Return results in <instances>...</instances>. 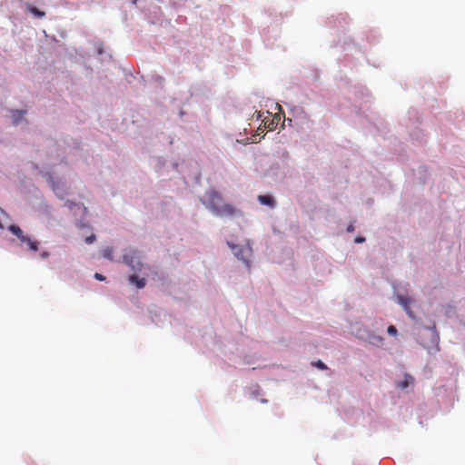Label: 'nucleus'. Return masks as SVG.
I'll return each mask as SVG.
<instances>
[{
  "mask_svg": "<svg viewBox=\"0 0 465 465\" xmlns=\"http://www.w3.org/2000/svg\"><path fill=\"white\" fill-rule=\"evenodd\" d=\"M208 207L218 216H232L238 213L231 204L223 203L222 195L215 191L208 193Z\"/></svg>",
  "mask_w": 465,
  "mask_h": 465,
  "instance_id": "nucleus-1",
  "label": "nucleus"
},
{
  "mask_svg": "<svg viewBox=\"0 0 465 465\" xmlns=\"http://www.w3.org/2000/svg\"><path fill=\"white\" fill-rule=\"evenodd\" d=\"M229 246L233 252V254L239 259L244 262V263L247 266H250L249 264V258L252 255V248L248 245H235L228 242Z\"/></svg>",
  "mask_w": 465,
  "mask_h": 465,
  "instance_id": "nucleus-2",
  "label": "nucleus"
},
{
  "mask_svg": "<svg viewBox=\"0 0 465 465\" xmlns=\"http://www.w3.org/2000/svg\"><path fill=\"white\" fill-rule=\"evenodd\" d=\"M124 262L134 271H141L143 264L140 261V253L136 250H132L124 255Z\"/></svg>",
  "mask_w": 465,
  "mask_h": 465,
  "instance_id": "nucleus-3",
  "label": "nucleus"
},
{
  "mask_svg": "<svg viewBox=\"0 0 465 465\" xmlns=\"http://www.w3.org/2000/svg\"><path fill=\"white\" fill-rule=\"evenodd\" d=\"M398 302L403 307L408 316L411 319L415 318L413 312L410 308V304L412 302V300L409 297L398 295L397 296Z\"/></svg>",
  "mask_w": 465,
  "mask_h": 465,
  "instance_id": "nucleus-4",
  "label": "nucleus"
},
{
  "mask_svg": "<svg viewBox=\"0 0 465 465\" xmlns=\"http://www.w3.org/2000/svg\"><path fill=\"white\" fill-rule=\"evenodd\" d=\"M8 230L13 233L15 234V236H17V238L22 242H25V240H27V236H25L22 231V229L17 226V225H15V224H11L9 227H8Z\"/></svg>",
  "mask_w": 465,
  "mask_h": 465,
  "instance_id": "nucleus-5",
  "label": "nucleus"
},
{
  "mask_svg": "<svg viewBox=\"0 0 465 465\" xmlns=\"http://www.w3.org/2000/svg\"><path fill=\"white\" fill-rule=\"evenodd\" d=\"M128 280L131 284H134L138 289L143 288L146 283L144 278H139L136 274L130 275Z\"/></svg>",
  "mask_w": 465,
  "mask_h": 465,
  "instance_id": "nucleus-6",
  "label": "nucleus"
},
{
  "mask_svg": "<svg viewBox=\"0 0 465 465\" xmlns=\"http://www.w3.org/2000/svg\"><path fill=\"white\" fill-rule=\"evenodd\" d=\"M258 201L262 204L267 205V206H269L271 208H274V206H275V200L271 195H259L258 196Z\"/></svg>",
  "mask_w": 465,
  "mask_h": 465,
  "instance_id": "nucleus-7",
  "label": "nucleus"
},
{
  "mask_svg": "<svg viewBox=\"0 0 465 465\" xmlns=\"http://www.w3.org/2000/svg\"><path fill=\"white\" fill-rule=\"evenodd\" d=\"M26 9L28 12H30L31 14H33L34 15H35L36 17L38 18H42L45 15V13L39 10L38 8L31 5L30 4H27L26 5Z\"/></svg>",
  "mask_w": 465,
  "mask_h": 465,
  "instance_id": "nucleus-8",
  "label": "nucleus"
},
{
  "mask_svg": "<svg viewBox=\"0 0 465 465\" xmlns=\"http://www.w3.org/2000/svg\"><path fill=\"white\" fill-rule=\"evenodd\" d=\"M25 111L23 110H15L12 111V118L14 121V124H17L25 115Z\"/></svg>",
  "mask_w": 465,
  "mask_h": 465,
  "instance_id": "nucleus-9",
  "label": "nucleus"
},
{
  "mask_svg": "<svg viewBox=\"0 0 465 465\" xmlns=\"http://www.w3.org/2000/svg\"><path fill=\"white\" fill-rule=\"evenodd\" d=\"M413 382V378L410 375H406L404 380L398 384V387L406 389L411 383Z\"/></svg>",
  "mask_w": 465,
  "mask_h": 465,
  "instance_id": "nucleus-10",
  "label": "nucleus"
},
{
  "mask_svg": "<svg viewBox=\"0 0 465 465\" xmlns=\"http://www.w3.org/2000/svg\"><path fill=\"white\" fill-rule=\"evenodd\" d=\"M25 242L27 243L30 250H32L34 252H36L38 250V245H39L38 242L31 241L30 238H27V240H25Z\"/></svg>",
  "mask_w": 465,
  "mask_h": 465,
  "instance_id": "nucleus-11",
  "label": "nucleus"
},
{
  "mask_svg": "<svg viewBox=\"0 0 465 465\" xmlns=\"http://www.w3.org/2000/svg\"><path fill=\"white\" fill-rule=\"evenodd\" d=\"M102 254L104 258L112 261L113 260V248L106 247L102 251Z\"/></svg>",
  "mask_w": 465,
  "mask_h": 465,
  "instance_id": "nucleus-12",
  "label": "nucleus"
},
{
  "mask_svg": "<svg viewBox=\"0 0 465 465\" xmlns=\"http://www.w3.org/2000/svg\"><path fill=\"white\" fill-rule=\"evenodd\" d=\"M312 365L313 366H316L317 368L321 369V370H326L327 369V366L322 361H317L316 362H312Z\"/></svg>",
  "mask_w": 465,
  "mask_h": 465,
  "instance_id": "nucleus-13",
  "label": "nucleus"
},
{
  "mask_svg": "<svg viewBox=\"0 0 465 465\" xmlns=\"http://www.w3.org/2000/svg\"><path fill=\"white\" fill-rule=\"evenodd\" d=\"M387 331L390 335L392 336H395L397 334V329L393 325L389 326Z\"/></svg>",
  "mask_w": 465,
  "mask_h": 465,
  "instance_id": "nucleus-14",
  "label": "nucleus"
},
{
  "mask_svg": "<svg viewBox=\"0 0 465 465\" xmlns=\"http://www.w3.org/2000/svg\"><path fill=\"white\" fill-rule=\"evenodd\" d=\"M94 241H95V235H94V234H92V235H90V236H88V237H86V238H85V242H86L87 244H91V243H93Z\"/></svg>",
  "mask_w": 465,
  "mask_h": 465,
  "instance_id": "nucleus-15",
  "label": "nucleus"
},
{
  "mask_svg": "<svg viewBox=\"0 0 465 465\" xmlns=\"http://www.w3.org/2000/svg\"><path fill=\"white\" fill-rule=\"evenodd\" d=\"M94 278L98 281H104L105 280V277L104 275H102L101 273H98L96 272L94 274Z\"/></svg>",
  "mask_w": 465,
  "mask_h": 465,
  "instance_id": "nucleus-16",
  "label": "nucleus"
},
{
  "mask_svg": "<svg viewBox=\"0 0 465 465\" xmlns=\"http://www.w3.org/2000/svg\"><path fill=\"white\" fill-rule=\"evenodd\" d=\"M364 241H365V239L363 237H357L355 239V242H358V243L363 242Z\"/></svg>",
  "mask_w": 465,
  "mask_h": 465,
  "instance_id": "nucleus-17",
  "label": "nucleus"
},
{
  "mask_svg": "<svg viewBox=\"0 0 465 465\" xmlns=\"http://www.w3.org/2000/svg\"><path fill=\"white\" fill-rule=\"evenodd\" d=\"M354 231V227L352 224H350L348 227H347V232H353Z\"/></svg>",
  "mask_w": 465,
  "mask_h": 465,
  "instance_id": "nucleus-18",
  "label": "nucleus"
},
{
  "mask_svg": "<svg viewBox=\"0 0 465 465\" xmlns=\"http://www.w3.org/2000/svg\"><path fill=\"white\" fill-rule=\"evenodd\" d=\"M48 256V252H45L42 253V257L46 258Z\"/></svg>",
  "mask_w": 465,
  "mask_h": 465,
  "instance_id": "nucleus-19",
  "label": "nucleus"
},
{
  "mask_svg": "<svg viewBox=\"0 0 465 465\" xmlns=\"http://www.w3.org/2000/svg\"><path fill=\"white\" fill-rule=\"evenodd\" d=\"M137 1H138V0H133V4H134V5H136Z\"/></svg>",
  "mask_w": 465,
  "mask_h": 465,
  "instance_id": "nucleus-20",
  "label": "nucleus"
}]
</instances>
